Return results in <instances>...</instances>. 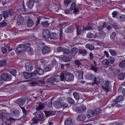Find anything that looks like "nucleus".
I'll return each instance as SVG.
<instances>
[{
    "label": "nucleus",
    "mask_w": 125,
    "mask_h": 125,
    "mask_svg": "<svg viewBox=\"0 0 125 125\" xmlns=\"http://www.w3.org/2000/svg\"><path fill=\"white\" fill-rule=\"evenodd\" d=\"M102 63L104 66H107L109 64V61L107 59H105L102 61Z\"/></svg>",
    "instance_id": "nucleus-43"
},
{
    "label": "nucleus",
    "mask_w": 125,
    "mask_h": 125,
    "mask_svg": "<svg viewBox=\"0 0 125 125\" xmlns=\"http://www.w3.org/2000/svg\"><path fill=\"white\" fill-rule=\"evenodd\" d=\"M26 50L28 52H30V55H31L32 54V51L31 49V48L30 47H27L26 48Z\"/></svg>",
    "instance_id": "nucleus-63"
},
{
    "label": "nucleus",
    "mask_w": 125,
    "mask_h": 125,
    "mask_svg": "<svg viewBox=\"0 0 125 125\" xmlns=\"http://www.w3.org/2000/svg\"><path fill=\"white\" fill-rule=\"evenodd\" d=\"M71 2V0H65L64 2V5L66 6H67Z\"/></svg>",
    "instance_id": "nucleus-61"
},
{
    "label": "nucleus",
    "mask_w": 125,
    "mask_h": 125,
    "mask_svg": "<svg viewBox=\"0 0 125 125\" xmlns=\"http://www.w3.org/2000/svg\"><path fill=\"white\" fill-rule=\"evenodd\" d=\"M94 114L95 116H96L97 115H99L101 112V111L99 108H96L94 110Z\"/></svg>",
    "instance_id": "nucleus-44"
},
{
    "label": "nucleus",
    "mask_w": 125,
    "mask_h": 125,
    "mask_svg": "<svg viewBox=\"0 0 125 125\" xmlns=\"http://www.w3.org/2000/svg\"><path fill=\"white\" fill-rule=\"evenodd\" d=\"M124 74L122 73H121L120 74H119L118 76V78L120 80H124Z\"/></svg>",
    "instance_id": "nucleus-46"
},
{
    "label": "nucleus",
    "mask_w": 125,
    "mask_h": 125,
    "mask_svg": "<svg viewBox=\"0 0 125 125\" xmlns=\"http://www.w3.org/2000/svg\"><path fill=\"white\" fill-rule=\"evenodd\" d=\"M35 117L39 121H41L44 117L45 116L40 111H37L35 114Z\"/></svg>",
    "instance_id": "nucleus-5"
},
{
    "label": "nucleus",
    "mask_w": 125,
    "mask_h": 125,
    "mask_svg": "<svg viewBox=\"0 0 125 125\" xmlns=\"http://www.w3.org/2000/svg\"><path fill=\"white\" fill-rule=\"evenodd\" d=\"M25 100L23 98H21L18 99L16 102L19 105L21 106L23 105L25 103Z\"/></svg>",
    "instance_id": "nucleus-19"
},
{
    "label": "nucleus",
    "mask_w": 125,
    "mask_h": 125,
    "mask_svg": "<svg viewBox=\"0 0 125 125\" xmlns=\"http://www.w3.org/2000/svg\"><path fill=\"white\" fill-rule=\"evenodd\" d=\"M7 25V23L5 21H3L0 23V26L1 27H3Z\"/></svg>",
    "instance_id": "nucleus-56"
},
{
    "label": "nucleus",
    "mask_w": 125,
    "mask_h": 125,
    "mask_svg": "<svg viewBox=\"0 0 125 125\" xmlns=\"http://www.w3.org/2000/svg\"><path fill=\"white\" fill-rule=\"evenodd\" d=\"M31 94L35 99H37L39 97V94L38 91H35L33 93H31Z\"/></svg>",
    "instance_id": "nucleus-32"
},
{
    "label": "nucleus",
    "mask_w": 125,
    "mask_h": 125,
    "mask_svg": "<svg viewBox=\"0 0 125 125\" xmlns=\"http://www.w3.org/2000/svg\"><path fill=\"white\" fill-rule=\"evenodd\" d=\"M86 110V106L82 105L79 107H78L77 109V111L78 113H82L84 112Z\"/></svg>",
    "instance_id": "nucleus-17"
},
{
    "label": "nucleus",
    "mask_w": 125,
    "mask_h": 125,
    "mask_svg": "<svg viewBox=\"0 0 125 125\" xmlns=\"http://www.w3.org/2000/svg\"><path fill=\"white\" fill-rule=\"evenodd\" d=\"M74 63L75 65L77 66L78 67H79L82 64L80 61L77 60H75Z\"/></svg>",
    "instance_id": "nucleus-47"
},
{
    "label": "nucleus",
    "mask_w": 125,
    "mask_h": 125,
    "mask_svg": "<svg viewBox=\"0 0 125 125\" xmlns=\"http://www.w3.org/2000/svg\"><path fill=\"white\" fill-rule=\"evenodd\" d=\"M50 34V30L47 29H44L42 32V36L43 37L46 39H48Z\"/></svg>",
    "instance_id": "nucleus-7"
},
{
    "label": "nucleus",
    "mask_w": 125,
    "mask_h": 125,
    "mask_svg": "<svg viewBox=\"0 0 125 125\" xmlns=\"http://www.w3.org/2000/svg\"><path fill=\"white\" fill-rule=\"evenodd\" d=\"M1 80L5 81H9L10 80L11 77V75L6 73L2 74L1 75Z\"/></svg>",
    "instance_id": "nucleus-3"
},
{
    "label": "nucleus",
    "mask_w": 125,
    "mask_h": 125,
    "mask_svg": "<svg viewBox=\"0 0 125 125\" xmlns=\"http://www.w3.org/2000/svg\"><path fill=\"white\" fill-rule=\"evenodd\" d=\"M88 78L89 79L94 81L95 77L94 75L91 74L89 75Z\"/></svg>",
    "instance_id": "nucleus-58"
},
{
    "label": "nucleus",
    "mask_w": 125,
    "mask_h": 125,
    "mask_svg": "<svg viewBox=\"0 0 125 125\" xmlns=\"http://www.w3.org/2000/svg\"><path fill=\"white\" fill-rule=\"evenodd\" d=\"M61 75H56L55 76L54 78L55 82H58L61 80L62 81H64V79L62 75V73L60 74Z\"/></svg>",
    "instance_id": "nucleus-10"
},
{
    "label": "nucleus",
    "mask_w": 125,
    "mask_h": 125,
    "mask_svg": "<svg viewBox=\"0 0 125 125\" xmlns=\"http://www.w3.org/2000/svg\"><path fill=\"white\" fill-rule=\"evenodd\" d=\"M59 38L58 35L55 33L52 32L50 34L49 38L51 39H57Z\"/></svg>",
    "instance_id": "nucleus-25"
},
{
    "label": "nucleus",
    "mask_w": 125,
    "mask_h": 125,
    "mask_svg": "<svg viewBox=\"0 0 125 125\" xmlns=\"http://www.w3.org/2000/svg\"><path fill=\"white\" fill-rule=\"evenodd\" d=\"M44 112L46 116H49L53 115V113L51 111H44Z\"/></svg>",
    "instance_id": "nucleus-45"
},
{
    "label": "nucleus",
    "mask_w": 125,
    "mask_h": 125,
    "mask_svg": "<svg viewBox=\"0 0 125 125\" xmlns=\"http://www.w3.org/2000/svg\"><path fill=\"white\" fill-rule=\"evenodd\" d=\"M51 51L50 49L47 46H45L43 47L42 49V54L44 55L49 53Z\"/></svg>",
    "instance_id": "nucleus-13"
},
{
    "label": "nucleus",
    "mask_w": 125,
    "mask_h": 125,
    "mask_svg": "<svg viewBox=\"0 0 125 125\" xmlns=\"http://www.w3.org/2000/svg\"><path fill=\"white\" fill-rule=\"evenodd\" d=\"M36 72L39 75H42L44 73V71L40 67H36Z\"/></svg>",
    "instance_id": "nucleus-28"
},
{
    "label": "nucleus",
    "mask_w": 125,
    "mask_h": 125,
    "mask_svg": "<svg viewBox=\"0 0 125 125\" xmlns=\"http://www.w3.org/2000/svg\"><path fill=\"white\" fill-rule=\"evenodd\" d=\"M124 98V97L122 95L119 96L117 97L115 100V103H117L119 102L121 100H122Z\"/></svg>",
    "instance_id": "nucleus-36"
},
{
    "label": "nucleus",
    "mask_w": 125,
    "mask_h": 125,
    "mask_svg": "<svg viewBox=\"0 0 125 125\" xmlns=\"http://www.w3.org/2000/svg\"><path fill=\"white\" fill-rule=\"evenodd\" d=\"M73 95L75 99L77 101H78L80 99V95H79L78 93L76 92H73Z\"/></svg>",
    "instance_id": "nucleus-38"
},
{
    "label": "nucleus",
    "mask_w": 125,
    "mask_h": 125,
    "mask_svg": "<svg viewBox=\"0 0 125 125\" xmlns=\"http://www.w3.org/2000/svg\"><path fill=\"white\" fill-rule=\"evenodd\" d=\"M38 120L35 118H33L30 121V123L31 125L37 124L38 122Z\"/></svg>",
    "instance_id": "nucleus-41"
},
{
    "label": "nucleus",
    "mask_w": 125,
    "mask_h": 125,
    "mask_svg": "<svg viewBox=\"0 0 125 125\" xmlns=\"http://www.w3.org/2000/svg\"><path fill=\"white\" fill-rule=\"evenodd\" d=\"M106 33L104 31H102L100 32L98 35L97 34V37L99 39H103L105 36Z\"/></svg>",
    "instance_id": "nucleus-14"
},
{
    "label": "nucleus",
    "mask_w": 125,
    "mask_h": 125,
    "mask_svg": "<svg viewBox=\"0 0 125 125\" xmlns=\"http://www.w3.org/2000/svg\"><path fill=\"white\" fill-rule=\"evenodd\" d=\"M119 66L122 68L124 67L125 66V60L122 61L119 64Z\"/></svg>",
    "instance_id": "nucleus-54"
},
{
    "label": "nucleus",
    "mask_w": 125,
    "mask_h": 125,
    "mask_svg": "<svg viewBox=\"0 0 125 125\" xmlns=\"http://www.w3.org/2000/svg\"><path fill=\"white\" fill-rule=\"evenodd\" d=\"M45 105V104L44 103L38 102L37 103L36 109L37 111H38L41 109L44 108Z\"/></svg>",
    "instance_id": "nucleus-9"
},
{
    "label": "nucleus",
    "mask_w": 125,
    "mask_h": 125,
    "mask_svg": "<svg viewBox=\"0 0 125 125\" xmlns=\"http://www.w3.org/2000/svg\"><path fill=\"white\" fill-rule=\"evenodd\" d=\"M2 52L3 54H6L7 51V49L4 47H2L1 49Z\"/></svg>",
    "instance_id": "nucleus-62"
},
{
    "label": "nucleus",
    "mask_w": 125,
    "mask_h": 125,
    "mask_svg": "<svg viewBox=\"0 0 125 125\" xmlns=\"http://www.w3.org/2000/svg\"><path fill=\"white\" fill-rule=\"evenodd\" d=\"M0 117L2 119H6L7 120H15V118L11 117L9 114L2 113L0 115Z\"/></svg>",
    "instance_id": "nucleus-4"
},
{
    "label": "nucleus",
    "mask_w": 125,
    "mask_h": 125,
    "mask_svg": "<svg viewBox=\"0 0 125 125\" xmlns=\"http://www.w3.org/2000/svg\"><path fill=\"white\" fill-rule=\"evenodd\" d=\"M109 51L112 55L115 56L117 55L116 52L112 49H109Z\"/></svg>",
    "instance_id": "nucleus-48"
},
{
    "label": "nucleus",
    "mask_w": 125,
    "mask_h": 125,
    "mask_svg": "<svg viewBox=\"0 0 125 125\" xmlns=\"http://www.w3.org/2000/svg\"><path fill=\"white\" fill-rule=\"evenodd\" d=\"M53 105L57 109H59L62 106L61 103L59 101L54 102Z\"/></svg>",
    "instance_id": "nucleus-24"
},
{
    "label": "nucleus",
    "mask_w": 125,
    "mask_h": 125,
    "mask_svg": "<svg viewBox=\"0 0 125 125\" xmlns=\"http://www.w3.org/2000/svg\"><path fill=\"white\" fill-rule=\"evenodd\" d=\"M120 20L122 21H125V15H121L119 17Z\"/></svg>",
    "instance_id": "nucleus-53"
},
{
    "label": "nucleus",
    "mask_w": 125,
    "mask_h": 125,
    "mask_svg": "<svg viewBox=\"0 0 125 125\" xmlns=\"http://www.w3.org/2000/svg\"><path fill=\"white\" fill-rule=\"evenodd\" d=\"M22 75L25 78L27 79H31V73L27 72H24L22 73Z\"/></svg>",
    "instance_id": "nucleus-18"
},
{
    "label": "nucleus",
    "mask_w": 125,
    "mask_h": 125,
    "mask_svg": "<svg viewBox=\"0 0 125 125\" xmlns=\"http://www.w3.org/2000/svg\"><path fill=\"white\" fill-rule=\"evenodd\" d=\"M86 118V117L84 115L82 114L79 115L77 117L76 119L79 121H84Z\"/></svg>",
    "instance_id": "nucleus-27"
},
{
    "label": "nucleus",
    "mask_w": 125,
    "mask_h": 125,
    "mask_svg": "<svg viewBox=\"0 0 125 125\" xmlns=\"http://www.w3.org/2000/svg\"><path fill=\"white\" fill-rule=\"evenodd\" d=\"M34 1L33 0H29L27 4V6L30 9H31L34 5Z\"/></svg>",
    "instance_id": "nucleus-26"
},
{
    "label": "nucleus",
    "mask_w": 125,
    "mask_h": 125,
    "mask_svg": "<svg viewBox=\"0 0 125 125\" xmlns=\"http://www.w3.org/2000/svg\"><path fill=\"white\" fill-rule=\"evenodd\" d=\"M9 13L8 10L4 11L3 13V15L4 17L5 18L8 16Z\"/></svg>",
    "instance_id": "nucleus-55"
},
{
    "label": "nucleus",
    "mask_w": 125,
    "mask_h": 125,
    "mask_svg": "<svg viewBox=\"0 0 125 125\" xmlns=\"http://www.w3.org/2000/svg\"><path fill=\"white\" fill-rule=\"evenodd\" d=\"M111 83L110 81H107L104 84V86L103 87L107 92L109 91L112 87Z\"/></svg>",
    "instance_id": "nucleus-8"
},
{
    "label": "nucleus",
    "mask_w": 125,
    "mask_h": 125,
    "mask_svg": "<svg viewBox=\"0 0 125 125\" xmlns=\"http://www.w3.org/2000/svg\"><path fill=\"white\" fill-rule=\"evenodd\" d=\"M74 28L73 26L71 25L65 31L67 32H72L74 31Z\"/></svg>",
    "instance_id": "nucleus-37"
},
{
    "label": "nucleus",
    "mask_w": 125,
    "mask_h": 125,
    "mask_svg": "<svg viewBox=\"0 0 125 125\" xmlns=\"http://www.w3.org/2000/svg\"><path fill=\"white\" fill-rule=\"evenodd\" d=\"M24 20L23 17L21 15H19L17 19V22L18 25H21L23 24Z\"/></svg>",
    "instance_id": "nucleus-16"
},
{
    "label": "nucleus",
    "mask_w": 125,
    "mask_h": 125,
    "mask_svg": "<svg viewBox=\"0 0 125 125\" xmlns=\"http://www.w3.org/2000/svg\"><path fill=\"white\" fill-rule=\"evenodd\" d=\"M55 81L54 77H52L49 78L47 79L46 81L47 83L53 84L55 83Z\"/></svg>",
    "instance_id": "nucleus-22"
},
{
    "label": "nucleus",
    "mask_w": 125,
    "mask_h": 125,
    "mask_svg": "<svg viewBox=\"0 0 125 125\" xmlns=\"http://www.w3.org/2000/svg\"><path fill=\"white\" fill-rule=\"evenodd\" d=\"M25 66L26 70L28 71L31 72L32 69V65L31 63L27 62L25 63Z\"/></svg>",
    "instance_id": "nucleus-11"
},
{
    "label": "nucleus",
    "mask_w": 125,
    "mask_h": 125,
    "mask_svg": "<svg viewBox=\"0 0 125 125\" xmlns=\"http://www.w3.org/2000/svg\"><path fill=\"white\" fill-rule=\"evenodd\" d=\"M34 22L32 20L30 19H29L27 22V26L29 27H31L32 26Z\"/></svg>",
    "instance_id": "nucleus-30"
},
{
    "label": "nucleus",
    "mask_w": 125,
    "mask_h": 125,
    "mask_svg": "<svg viewBox=\"0 0 125 125\" xmlns=\"http://www.w3.org/2000/svg\"><path fill=\"white\" fill-rule=\"evenodd\" d=\"M11 114L15 117H17L19 115V111L16 109H12L11 110Z\"/></svg>",
    "instance_id": "nucleus-15"
},
{
    "label": "nucleus",
    "mask_w": 125,
    "mask_h": 125,
    "mask_svg": "<svg viewBox=\"0 0 125 125\" xmlns=\"http://www.w3.org/2000/svg\"><path fill=\"white\" fill-rule=\"evenodd\" d=\"M41 24L42 27H47L49 26L50 23L48 21H46L45 22H41Z\"/></svg>",
    "instance_id": "nucleus-39"
},
{
    "label": "nucleus",
    "mask_w": 125,
    "mask_h": 125,
    "mask_svg": "<svg viewBox=\"0 0 125 125\" xmlns=\"http://www.w3.org/2000/svg\"><path fill=\"white\" fill-rule=\"evenodd\" d=\"M17 71L15 69H13L10 71V73L13 75L15 76L17 73Z\"/></svg>",
    "instance_id": "nucleus-57"
},
{
    "label": "nucleus",
    "mask_w": 125,
    "mask_h": 125,
    "mask_svg": "<svg viewBox=\"0 0 125 125\" xmlns=\"http://www.w3.org/2000/svg\"><path fill=\"white\" fill-rule=\"evenodd\" d=\"M91 68L90 69L94 71L95 72H96L97 70V69L96 68V66H94L92 65H91Z\"/></svg>",
    "instance_id": "nucleus-59"
},
{
    "label": "nucleus",
    "mask_w": 125,
    "mask_h": 125,
    "mask_svg": "<svg viewBox=\"0 0 125 125\" xmlns=\"http://www.w3.org/2000/svg\"><path fill=\"white\" fill-rule=\"evenodd\" d=\"M53 66L52 64H50L47 66L44 69V71L45 72H48L51 70Z\"/></svg>",
    "instance_id": "nucleus-29"
},
{
    "label": "nucleus",
    "mask_w": 125,
    "mask_h": 125,
    "mask_svg": "<svg viewBox=\"0 0 125 125\" xmlns=\"http://www.w3.org/2000/svg\"><path fill=\"white\" fill-rule=\"evenodd\" d=\"M35 70L32 73H31V79L30 80L32 81H34L37 80L38 78V77L36 76V74L35 73Z\"/></svg>",
    "instance_id": "nucleus-21"
},
{
    "label": "nucleus",
    "mask_w": 125,
    "mask_h": 125,
    "mask_svg": "<svg viewBox=\"0 0 125 125\" xmlns=\"http://www.w3.org/2000/svg\"><path fill=\"white\" fill-rule=\"evenodd\" d=\"M70 9L71 10H73V12H78L79 11V10L76 8V4L75 3H73L72 4Z\"/></svg>",
    "instance_id": "nucleus-20"
},
{
    "label": "nucleus",
    "mask_w": 125,
    "mask_h": 125,
    "mask_svg": "<svg viewBox=\"0 0 125 125\" xmlns=\"http://www.w3.org/2000/svg\"><path fill=\"white\" fill-rule=\"evenodd\" d=\"M67 101L68 103L71 104H73L74 103V101L71 97L68 98L67 99Z\"/></svg>",
    "instance_id": "nucleus-52"
},
{
    "label": "nucleus",
    "mask_w": 125,
    "mask_h": 125,
    "mask_svg": "<svg viewBox=\"0 0 125 125\" xmlns=\"http://www.w3.org/2000/svg\"><path fill=\"white\" fill-rule=\"evenodd\" d=\"M26 49V46L25 44H21L17 47L16 50V52L17 53H22L25 51Z\"/></svg>",
    "instance_id": "nucleus-2"
},
{
    "label": "nucleus",
    "mask_w": 125,
    "mask_h": 125,
    "mask_svg": "<svg viewBox=\"0 0 125 125\" xmlns=\"http://www.w3.org/2000/svg\"><path fill=\"white\" fill-rule=\"evenodd\" d=\"M79 53L83 56L86 55L87 53V52L86 50L79 49Z\"/></svg>",
    "instance_id": "nucleus-34"
},
{
    "label": "nucleus",
    "mask_w": 125,
    "mask_h": 125,
    "mask_svg": "<svg viewBox=\"0 0 125 125\" xmlns=\"http://www.w3.org/2000/svg\"><path fill=\"white\" fill-rule=\"evenodd\" d=\"M64 47L62 48L61 47H59L57 48V51L58 52H60L63 51Z\"/></svg>",
    "instance_id": "nucleus-60"
},
{
    "label": "nucleus",
    "mask_w": 125,
    "mask_h": 125,
    "mask_svg": "<svg viewBox=\"0 0 125 125\" xmlns=\"http://www.w3.org/2000/svg\"><path fill=\"white\" fill-rule=\"evenodd\" d=\"M62 75L64 78V81L65 80L68 82L72 81L73 80L74 76L72 73L65 71L62 72Z\"/></svg>",
    "instance_id": "nucleus-1"
},
{
    "label": "nucleus",
    "mask_w": 125,
    "mask_h": 125,
    "mask_svg": "<svg viewBox=\"0 0 125 125\" xmlns=\"http://www.w3.org/2000/svg\"><path fill=\"white\" fill-rule=\"evenodd\" d=\"M45 58H44L43 59H42L39 61L40 63H41L42 64H45L47 62V61L45 60Z\"/></svg>",
    "instance_id": "nucleus-64"
},
{
    "label": "nucleus",
    "mask_w": 125,
    "mask_h": 125,
    "mask_svg": "<svg viewBox=\"0 0 125 125\" xmlns=\"http://www.w3.org/2000/svg\"><path fill=\"white\" fill-rule=\"evenodd\" d=\"M85 47L90 50H92L94 49V46L93 44H87L86 45Z\"/></svg>",
    "instance_id": "nucleus-42"
},
{
    "label": "nucleus",
    "mask_w": 125,
    "mask_h": 125,
    "mask_svg": "<svg viewBox=\"0 0 125 125\" xmlns=\"http://www.w3.org/2000/svg\"><path fill=\"white\" fill-rule=\"evenodd\" d=\"M63 50V56L68 57L69 54H70L71 51L66 48L64 47Z\"/></svg>",
    "instance_id": "nucleus-23"
},
{
    "label": "nucleus",
    "mask_w": 125,
    "mask_h": 125,
    "mask_svg": "<svg viewBox=\"0 0 125 125\" xmlns=\"http://www.w3.org/2000/svg\"><path fill=\"white\" fill-rule=\"evenodd\" d=\"M83 72L82 71H76L74 72L75 75L77 76L78 80H81L83 78Z\"/></svg>",
    "instance_id": "nucleus-6"
},
{
    "label": "nucleus",
    "mask_w": 125,
    "mask_h": 125,
    "mask_svg": "<svg viewBox=\"0 0 125 125\" xmlns=\"http://www.w3.org/2000/svg\"><path fill=\"white\" fill-rule=\"evenodd\" d=\"M6 63V61L5 60H3L0 61V67L5 66Z\"/></svg>",
    "instance_id": "nucleus-50"
},
{
    "label": "nucleus",
    "mask_w": 125,
    "mask_h": 125,
    "mask_svg": "<svg viewBox=\"0 0 125 125\" xmlns=\"http://www.w3.org/2000/svg\"><path fill=\"white\" fill-rule=\"evenodd\" d=\"M42 18L43 19V17L40 16H39L37 18V20L36 22V27H38V25L40 23V21L42 20Z\"/></svg>",
    "instance_id": "nucleus-51"
},
{
    "label": "nucleus",
    "mask_w": 125,
    "mask_h": 125,
    "mask_svg": "<svg viewBox=\"0 0 125 125\" xmlns=\"http://www.w3.org/2000/svg\"><path fill=\"white\" fill-rule=\"evenodd\" d=\"M94 116V110L91 109L88 110L86 113V116L88 118H90Z\"/></svg>",
    "instance_id": "nucleus-12"
},
{
    "label": "nucleus",
    "mask_w": 125,
    "mask_h": 125,
    "mask_svg": "<svg viewBox=\"0 0 125 125\" xmlns=\"http://www.w3.org/2000/svg\"><path fill=\"white\" fill-rule=\"evenodd\" d=\"M109 69L113 72L115 74H117L120 71V70L118 69H114L113 68H110Z\"/></svg>",
    "instance_id": "nucleus-33"
},
{
    "label": "nucleus",
    "mask_w": 125,
    "mask_h": 125,
    "mask_svg": "<svg viewBox=\"0 0 125 125\" xmlns=\"http://www.w3.org/2000/svg\"><path fill=\"white\" fill-rule=\"evenodd\" d=\"M94 81L95 82V83L96 84L98 85L100 83V78L98 77H95Z\"/></svg>",
    "instance_id": "nucleus-49"
},
{
    "label": "nucleus",
    "mask_w": 125,
    "mask_h": 125,
    "mask_svg": "<svg viewBox=\"0 0 125 125\" xmlns=\"http://www.w3.org/2000/svg\"><path fill=\"white\" fill-rule=\"evenodd\" d=\"M78 49L76 48H73L72 49L71 51V53L73 56H74L77 52H78Z\"/></svg>",
    "instance_id": "nucleus-31"
},
{
    "label": "nucleus",
    "mask_w": 125,
    "mask_h": 125,
    "mask_svg": "<svg viewBox=\"0 0 125 125\" xmlns=\"http://www.w3.org/2000/svg\"><path fill=\"white\" fill-rule=\"evenodd\" d=\"M87 36L88 38H96L97 37V34L88 33L87 34Z\"/></svg>",
    "instance_id": "nucleus-35"
},
{
    "label": "nucleus",
    "mask_w": 125,
    "mask_h": 125,
    "mask_svg": "<svg viewBox=\"0 0 125 125\" xmlns=\"http://www.w3.org/2000/svg\"><path fill=\"white\" fill-rule=\"evenodd\" d=\"M72 123V119L70 118H69L65 121L64 124L65 125H70Z\"/></svg>",
    "instance_id": "nucleus-40"
}]
</instances>
